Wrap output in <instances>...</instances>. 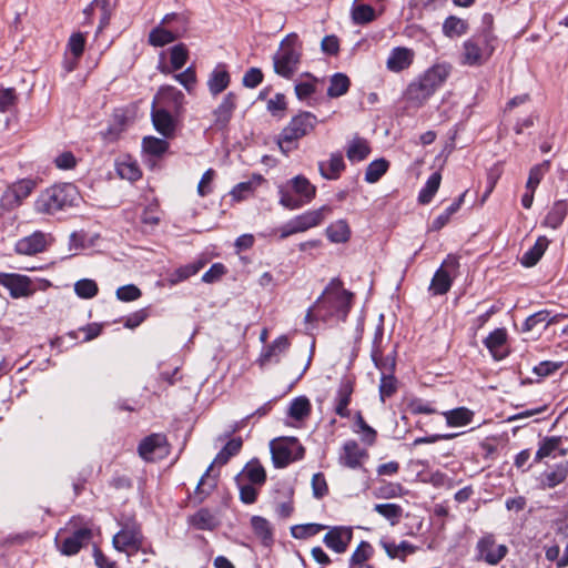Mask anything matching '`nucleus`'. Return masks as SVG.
<instances>
[{
    "instance_id": "1",
    "label": "nucleus",
    "mask_w": 568,
    "mask_h": 568,
    "mask_svg": "<svg viewBox=\"0 0 568 568\" xmlns=\"http://www.w3.org/2000/svg\"><path fill=\"white\" fill-rule=\"evenodd\" d=\"M352 298L353 293L343 287L342 281L337 277L332 278L314 306L307 311L305 320L345 321L352 307Z\"/></svg>"
},
{
    "instance_id": "2",
    "label": "nucleus",
    "mask_w": 568,
    "mask_h": 568,
    "mask_svg": "<svg viewBox=\"0 0 568 568\" xmlns=\"http://www.w3.org/2000/svg\"><path fill=\"white\" fill-rule=\"evenodd\" d=\"M184 94L175 88L162 89L154 99L151 109V119L154 129L164 138L174 135L176 123L172 116L170 109L175 111L182 106Z\"/></svg>"
},
{
    "instance_id": "3",
    "label": "nucleus",
    "mask_w": 568,
    "mask_h": 568,
    "mask_svg": "<svg viewBox=\"0 0 568 568\" xmlns=\"http://www.w3.org/2000/svg\"><path fill=\"white\" fill-rule=\"evenodd\" d=\"M81 195L73 183L53 184L39 194L34 202L38 213L53 215L79 205Z\"/></svg>"
},
{
    "instance_id": "4",
    "label": "nucleus",
    "mask_w": 568,
    "mask_h": 568,
    "mask_svg": "<svg viewBox=\"0 0 568 568\" xmlns=\"http://www.w3.org/2000/svg\"><path fill=\"white\" fill-rule=\"evenodd\" d=\"M449 73L450 65L446 63L433 65L408 85L406 91L407 99L416 104L424 103L444 84Z\"/></svg>"
},
{
    "instance_id": "5",
    "label": "nucleus",
    "mask_w": 568,
    "mask_h": 568,
    "mask_svg": "<svg viewBox=\"0 0 568 568\" xmlns=\"http://www.w3.org/2000/svg\"><path fill=\"white\" fill-rule=\"evenodd\" d=\"M317 124V118L311 112H301L293 116L277 138V144L282 153L288 154L297 149L298 140L311 133Z\"/></svg>"
},
{
    "instance_id": "6",
    "label": "nucleus",
    "mask_w": 568,
    "mask_h": 568,
    "mask_svg": "<svg viewBox=\"0 0 568 568\" xmlns=\"http://www.w3.org/2000/svg\"><path fill=\"white\" fill-rule=\"evenodd\" d=\"M189 21L182 13L166 14L160 26L153 28L149 33V43L153 47H163L184 36L187 31Z\"/></svg>"
},
{
    "instance_id": "7",
    "label": "nucleus",
    "mask_w": 568,
    "mask_h": 568,
    "mask_svg": "<svg viewBox=\"0 0 568 568\" xmlns=\"http://www.w3.org/2000/svg\"><path fill=\"white\" fill-rule=\"evenodd\" d=\"M302 55V48L296 33L288 34L274 55V70L284 78H291L296 72Z\"/></svg>"
},
{
    "instance_id": "8",
    "label": "nucleus",
    "mask_w": 568,
    "mask_h": 568,
    "mask_svg": "<svg viewBox=\"0 0 568 568\" xmlns=\"http://www.w3.org/2000/svg\"><path fill=\"white\" fill-rule=\"evenodd\" d=\"M495 36L489 29L466 40L463 44V64L481 65L495 51Z\"/></svg>"
},
{
    "instance_id": "9",
    "label": "nucleus",
    "mask_w": 568,
    "mask_h": 568,
    "mask_svg": "<svg viewBox=\"0 0 568 568\" xmlns=\"http://www.w3.org/2000/svg\"><path fill=\"white\" fill-rule=\"evenodd\" d=\"M273 464L283 468L304 457L305 449L295 437L274 439L270 443Z\"/></svg>"
},
{
    "instance_id": "10",
    "label": "nucleus",
    "mask_w": 568,
    "mask_h": 568,
    "mask_svg": "<svg viewBox=\"0 0 568 568\" xmlns=\"http://www.w3.org/2000/svg\"><path fill=\"white\" fill-rule=\"evenodd\" d=\"M508 554V547L497 544L495 535L487 532L481 536L475 547V558L489 566H497Z\"/></svg>"
},
{
    "instance_id": "11",
    "label": "nucleus",
    "mask_w": 568,
    "mask_h": 568,
    "mask_svg": "<svg viewBox=\"0 0 568 568\" xmlns=\"http://www.w3.org/2000/svg\"><path fill=\"white\" fill-rule=\"evenodd\" d=\"M458 266V260L452 255H448L443 261L440 267L435 272L430 281L428 287L430 295H444L450 290Z\"/></svg>"
},
{
    "instance_id": "12",
    "label": "nucleus",
    "mask_w": 568,
    "mask_h": 568,
    "mask_svg": "<svg viewBox=\"0 0 568 568\" xmlns=\"http://www.w3.org/2000/svg\"><path fill=\"white\" fill-rule=\"evenodd\" d=\"M143 535L141 529L135 526H125L118 531L112 539V545L118 551H126L132 556L142 548Z\"/></svg>"
},
{
    "instance_id": "13",
    "label": "nucleus",
    "mask_w": 568,
    "mask_h": 568,
    "mask_svg": "<svg viewBox=\"0 0 568 568\" xmlns=\"http://www.w3.org/2000/svg\"><path fill=\"white\" fill-rule=\"evenodd\" d=\"M239 429L235 424L231 427L230 432L221 434L217 440L223 443L222 448L215 454V466L226 465L231 458L239 455L243 447V438L241 436H232Z\"/></svg>"
},
{
    "instance_id": "14",
    "label": "nucleus",
    "mask_w": 568,
    "mask_h": 568,
    "mask_svg": "<svg viewBox=\"0 0 568 568\" xmlns=\"http://www.w3.org/2000/svg\"><path fill=\"white\" fill-rule=\"evenodd\" d=\"M31 280L27 275L0 273V285L9 290L13 298L28 297L33 294Z\"/></svg>"
},
{
    "instance_id": "15",
    "label": "nucleus",
    "mask_w": 568,
    "mask_h": 568,
    "mask_svg": "<svg viewBox=\"0 0 568 568\" xmlns=\"http://www.w3.org/2000/svg\"><path fill=\"white\" fill-rule=\"evenodd\" d=\"M353 538V529L346 526L328 527V531L323 538V542L327 548L336 554L346 551Z\"/></svg>"
},
{
    "instance_id": "16",
    "label": "nucleus",
    "mask_w": 568,
    "mask_h": 568,
    "mask_svg": "<svg viewBox=\"0 0 568 568\" xmlns=\"http://www.w3.org/2000/svg\"><path fill=\"white\" fill-rule=\"evenodd\" d=\"M138 452L144 460L153 462L166 453V437L163 434H151L141 440Z\"/></svg>"
},
{
    "instance_id": "17",
    "label": "nucleus",
    "mask_w": 568,
    "mask_h": 568,
    "mask_svg": "<svg viewBox=\"0 0 568 568\" xmlns=\"http://www.w3.org/2000/svg\"><path fill=\"white\" fill-rule=\"evenodd\" d=\"M93 537L92 529L89 527H81L75 529L70 536L65 537L59 549L62 555L73 556L77 555L82 547L88 545Z\"/></svg>"
},
{
    "instance_id": "18",
    "label": "nucleus",
    "mask_w": 568,
    "mask_h": 568,
    "mask_svg": "<svg viewBox=\"0 0 568 568\" xmlns=\"http://www.w3.org/2000/svg\"><path fill=\"white\" fill-rule=\"evenodd\" d=\"M507 331L504 327L494 329L485 339L484 345L495 361H503L509 355L507 348Z\"/></svg>"
},
{
    "instance_id": "19",
    "label": "nucleus",
    "mask_w": 568,
    "mask_h": 568,
    "mask_svg": "<svg viewBox=\"0 0 568 568\" xmlns=\"http://www.w3.org/2000/svg\"><path fill=\"white\" fill-rule=\"evenodd\" d=\"M382 339H383V327L378 326L375 332L371 356H372V359H373L375 366L381 371L382 375L393 374L395 365H396L395 357L390 356V355H387V356L383 355V352L381 349Z\"/></svg>"
},
{
    "instance_id": "20",
    "label": "nucleus",
    "mask_w": 568,
    "mask_h": 568,
    "mask_svg": "<svg viewBox=\"0 0 568 568\" xmlns=\"http://www.w3.org/2000/svg\"><path fill=\"white\" fill-rule=\"evenodd\" d=\"M367 456V452L361 448L357 442L351 439L344 443L338 462L344 467L356 469L362 467V460Z\"/></svg>"
},
{
    "instance_id": "21",
    "label": "nucleus",
    "mask_w": 568,
    "mask_h": 568,
    "mask_svg": "<svg viewBox=\"0 0 568 568\" xmlns=\"http://www.w3.org/2000/svg\"><path fill=\"white\" fill-rule=\"evenodd\" d=\"M47 246V234L36 231L16 243V252L22 255H34L45 251Z\"/></svg>"
},
{
    "instance_id": "22",
    "label": "nucleus",
    "mask_w": 568,
    "mask_h": 568,
    "mask_svg": "<svg viewBox=\"0 0 568 568\" xmlns=\"http://www.w3.org/2000/svg\"><path fill=\"white\" fill-rule=\"evenodd\" d=\"M353 392L354 386L352 381L347 378L342 379L334 397V410L336 415L342 418H348L351 416L348 405L351 403Z\"/></svg>"
},
{
    "instance_id": "23",
    "label": "nucleus",
    "mask_w": 568,
    "mask_h": 568,
    "mask_svg": "<svg viewBox=\"0 0 568 568\" xmlns=\"http://www.w3.org/2000/svg\"><path fill=\"white\" fill-rule=\"evenodd\" d=\"M332 213L329 205H323L317 210L307 211L301 215L294 217L297 230L305 232L312 227L320 225L326 216Z\"/></svg>"
},
{
    "instance_id": "24",
    "label": "nucleus",
    "mask_w": 568,
    "mask_h": 568,
    "mask_svg": "<svg viewBox=\"0 0 568 568\" xmlns=\"http://www.w3.org/2000/svg\"><path fill=\"white\" fill-rule=\"evenodd\" d=\"M414 59V52L404 47L394 48L386 61V67L392 72H400L407 69Z\"/></svg>"
},
{
    "instance_id": "25",
    "label": "nucleus",
    "mask_w": 568,
    "mask_h": 568,
    "mask_svg": "<svg viewBox=\"0 0 568 568\" xmlns=\"http://www.w3.org/2000/svg\"><path fill=\"white\" fill-rule=\"evenodd\" d=\"M318 170L322 178L326 180H337L345 170L344 158L341 152H334L327 161L318 163Z\"/></svg>"
},
{
    "instance_id": "26",
    "label": "nucleus",
    "mask_w": 568,
    "mask_h": 568,
    "mask_svg": "<svg viewBox=\"0 0 568 568\" xmlns=\"http://www.w3.org/2000/svg\"><path fill=\"white\" fill-rule=\"evenodd\" d=\"M290 347L288 338L285 335L277 337L272 344L263 349L260 356L261 365L278 363L280 357Z\"/></svg>"
},
{
    "instance_id": "27",
    "label": "nucleus",
    "mask_w": 568,
    "mask_h": 568,
    "mask_svg": "<svg viewBox=\"0 0 568 568\" xmlns=\"http://www.w3.org/2000/svg\"><path fill=\"white\" fill-rule=\"evenodd\" d=\"M564 316L561 314H554L547 310H541L532 315L528 316L523 324V332H530L542 324L544 328H547L550 324L557 323Z\"/></svg>"
},
{
    "instance_id": "28",
    "label": "nucleus",
    "mask_w": 568,
    "mask_h": 568,
    "mask_svg": "<svg viewBox=\"0 0 568 568\" xmlns=\"http://www.w3.org/2000/svg\"><path fill=\"white\" fill-rule=\"evenodd\" d=\"M251 527L254 535L261 540V542L268 547L274 540L273 529L270 521L262 516H253L251 518Z\"/></svg>"
},
{
    "instance_id": "29",
    "label": "nucleus",
    "mask_w": 568,
    "mask_h": 568,
    "mask_svg": "<svg viewBox=\"0 0 568 568\" xmlns=\"http://www.w3.org/2000/svg\"><path fill=\"white\" fill-rule=\"evenodd\" d=\"M568 213V203L565 200L556 201L547 213L544 224L552 230H557L564 223Z\"/></svg>"
},
{
    "instance_id": "30",
    "label": "nucleus",
    "mask_w": 568,
    "mask_h": 568,
    "mask_svg": "<svg viewBox=\"0 0 568 568\" xmlns=\"http://www.w3.org/2000/svg\"><path fill=\"white\" fill-rule=\"evenodd\" d=\"M211 471H213V462L207 466L193 494L189 495L187 497L190 504H192L194 507L204 503L213 490V485H206L205 483V478L210 476Z\"/></svg>"
},
{
    "instance_id": "31",
    "label": "nucleus",
    "mask_w": 568,
    "mask_h": 568,
    "mask_svg": "<svg viewBox=\"0 0 568 568\" xmlns=\"http://www.w3.org/2000/svg\"><path fill=\"white\" fill-rule=\"evenodd\" d=\"M292 190L302 199L303 204L310 203L316 194V187L303 175H297L291 180Z\"/></svg>"
},
{
    "instance_id": "32",
    "label": "nucleus",
    "mask_w": 568,
    "mask_h": 568,
    "mask_svg": "<svg viewBox=\"0 0 568 568\" xmlns=\"http://www.w3.org/2000/svg\"><path fill=\"white\" fill-rule=\"evenodd\" d=\"M236 106V97L234 93H227L215 110V126H224L231 120Z\"/></svg>"
},
{
    "instance_id": "33",
    "label": "nucleus",
    "mask_w": 568,
    "mask_h": 568,
    "mask_svg": "<svg viewBox=\"0 0 568 568\" xmlns=\"http://www.w3.org/2000/svg\"><path fill=\"white\" fill-rule=\"evenodd\" d=\"M548 244H549V241L547 240V237H545V236L538 237L536 243L534 244V246H531L528 251H526L523 254V256L520 258V263L525 267L535 266L539 262L541 256L544 255Z\"/></svg>"
},
{
    "instance_id": "34",
    "label": "nucleus",
    "mask_w": 568,
    "mask_h": 568,
    "mask_svg": "<svg viewBox=\"0 0 568 568\" xmlns=\"http://www.w3.org/2000/svg\"><path fill=\"white\" fill-rule=\"evenodd\" d=\"M568 475V466L565 464L556 465L552 469L546 470L540 475L542 487L554 488L564 483Z\"/></svg>"
},
{
    "instance_id": "35",
    "label": "nucleus",
    "mask_w": 568,
    "mask_h": 568,
    "mask_svg": "<svg viewBox=\"0 0 568 568\" xmlns=\"http://www.w3.org/2000/svg\"><path fill=\"white\" fill-rule=\"evenodd\" d=\"M371 153L368 142L359 136H355L347 145L346 155L351 162H361Z\"/></svg>"
},
{
    "instance_id": "36",
    "label": "nucleus",
    "mask_w": 568,
    "mask_h": 568,
    "mask_svg": "<svg viewBox=\"0 0 568 568\" xmlns=\"http://www.w3.org/2000/svg\"><path fill=\"white\" fill-rule=\"evenodd\" d=\"M264 181L262 175H253L248 181L237 183L231 191V195L236 201H242L251 195L261 183Z\"/></svg>"
},
{
    "instance_id": "37",
    "label": "nucleus",
    "mask_w": 568,
    "mask_h": 568,
    "mask_svg": "<svg viewBox=\"0 0 568 568\" xmlns=\"http://www.w3.org/2000/svg\"><path fill=\"white\" fill-rule=\"evenodd\" d=\"M381 546L392 559L402 558L404 560L406 555L416 551V547L406 540L400 541L398 545L393 541L382 540Z\"/></svg>"
},
{
    "instance_id": "38",
    "label": "nucleus",
    "mask_w": 568,
    "mask_h": 568,
    "mask_svg": "<svg viewBox=\"0 0 568 568\" xmlns=\"http://www.w3.org/2000/svg\"><path fill=\"white\" fill-rule=\"evenodd\" d=\"M326 235L333 243H345L351 236V230L345 220H338L328 225Z\"/></svg>"
},
{
    "instance_id": "39",
    "label": "nucleus",
    "mask_w": 568,
    "mask_h": 568,
    "mask_svg": "<svg viewBox=\"0 0 568 568\" xmlns=\"http://www.w3.org/2000/svg\"><path fill=\"white\" fill-rule=\"evenodd\" d=\"M446 422L452 427H460L468 425L473 417L474 413L466 407H458L444 413Z\"/></svg>"
},
{
    "instance_id": "40",
    "label": "nucleus",
    "mask_w": 568,
    "mask_h": 568,
    "mask_svg": "<svg viewBox=\"0 0 568 568\" xmlns=\"http://www.w3.org/2000/svg\"><path fill=\"white\" fill-rule=\"evenodd\" d=\"M374 510L388 520L392 526L397 525L403 517L402 506L393 503L376 504Z\"/></svg>"
},
{
    "instance_id": "41",
    "label": "nucleus",
    "mask_w": 568,
    "mask_h": 568,
    "mask_svg": "<svg viewBox=\"0 0 568 568\" xmlns=\"http://www.w3.org/2000/svg\"><path fill=\"white\" fill-rule=\"evenodd\" d=\"M288 416L295 420H303L311 414V403L305 396L295 397L288 407Z\"/></svg>"
},
{
    "instance_id": "42",
    "label": "nucleus",
    "mask_w": 568,
    "mask_h": 568,
    "mask_svg": "<svg viewBox=\"0 0 568 568\" xmlns=\"http://www.w3.org/2000/svg\"><path fill=\"white\" fill-rule=\"evenodd\" d=\"M468 30V24L465 20L449 16L443 23V33L448 38L460 37Z\"/></svg>"
},
{
    "instance_id": "43",
    "label": "nucleus",
    "mask_w": 568,
    "mask_h": 568,
    "mask_svg": "<svg viewBox=\"0 0 568 568\" xmlns=\"http://www.w3.org/2000/svg\"><path fill=\"white\" fill-rule=\"evenodd\" d=\"M442 175L434 172L426 181L424 187L419 191L418 201L422 204H428L439 189Z\"/></svg>"
},
{
    "instance_id": "44",
    "label": "nucleus",
    "mask_w": 568,
    "mask_h": 568,
    "mask_svg": "<svg viewBox=\"0 0 568 568\" xmlns=\"http://www.w3.org/2000/svg\"><path fill=\"white\" fill-rule=\"evenodd\" d=\"M243 476L252 485H263L266 480V473L263 466L255 459L248 462L243 469Z\"/></svg>"
},
{
    "instance_id": "45",
    "label": "nucleus",
    "mask_w": 568,
    "mask_h": 568,
    "mask_svg": "<svg viewBox=\"0 0 568 568\" xmlns=\"http://www.w3.org/2000/svg\"><path fill=\"white\" fill-rule=\"evenodd\" d=\"M189 524L195 529L213 530V514L209 508H201L189 517Z\"/></svg>"
},
{
    "instance_id": "46",
    "label": "nucleus",
    "mask_w": 568,
    "mask_h": 568,
    "mask_svg": "<svg viewBox=\"0 0 568 568\" xmlns=\"http://www.w3.org/2000/svg\"><path fill=\"white\" fill-rule=\"evenodd\" d=\"M142 146L148 154L160 158L169 150V142L155 136H145Z\"/></svg>"
},
{
    "instance_id": "47",
    "label": "nucleus",
    "mask_w": 568,
    "mask_h": 568,
    "mask_svg": "<svg viewBox=\"0 0 568 568\" xmlns=\"http://www.w3.org/2000/svg\"><path fill=\"white\" fill-rule=\"evenodd\" d=\"M327 528V526L316 523L301 524L293 526L291 528V534L295 539H307Z\"/></svg>"
},
{
    "instance_id": "48",
    "label": "nucleus",
    "mask_w": 568,
    "mask_h": 568,
    "mask_svg": "<svg viewBox=\"0 0 568 568\" xmlns=\"http://www.w3.org/2000/svg\"><path fill=\"white\" fill-rule=\"evenodd\" d=\"M349 79L343 73H335L327 89V95L331 98H337L345 94L349 89Z\"/></svg>"
},
{
    "instance_id": "49",
    "label": "nucleus",
    "mask_w": 568,
    "mask_h": 568,
    "mask_svg": "<svg viewBox=\"0 0 568 568\" xmlns=\"http://www.w3.org/2000/svg\"><path fill=\"white\" fill-rule=\"evenodd\" d=\"M550 170V161L545 160L544 162L534 165L528 175L526 189L536 190L544 179L545 174Z\"/></svg>"
},
{
    "instance_id": "50",
    "label": "nucleus",
    "mask_w": 568,
    "mask_h": 568,
    "mask_svg": "<svg viewBox=\"0 0 568 568\" xmlns=\"http://www.w3.org/2000/svg\"><path fill=\"white\" fill-rule=\"evenodd\" d=\"M388 162L385 159L374 160L365 171V181L376 183L388 170Z\"/></svg>"
},
{
    "instance_id": "51",
    "label": "nucleus",
    "mask_w": 568,
    "mask_h": 568,
    "mask_svg": "<svg viewBox=\"0 0 568 568\" xmlns=\"http://www.w3.org/2000/svg\"><path fill=\"white\" fill-rule=\"evenodd\" d=\"M74 292L80 298L90 300L98 295L99 287L95 281L82 278L75 282Z\"/></svg>"
},
{
    "instance_id": "52",
    "label": "nucleus",
    "mask_w": 568,
    "mask_h": 568,
    "mask_svg": "<svg viewBox=\"0 0 568 568\" xmlns=\"http://www.w3.org/2000/svg\"><path fill=\"white\" fill-rule=\"evenodd\" d=\"M189 58V51L184 43H179L170 49V63L173 70L184 67Z\"/></svg>"
},
{
    "instance_id": "53",
    "label": "nucleus",
    "mask_w": 568,
    "mask_h": 568,
    "mask_svg": "<svg viewBox=\"0 0 568 568\" xmlns=\"http://www.w3.org/2000/svg\"><path fill=\"white\" fill-rule=\"evenodd\" d=\"M560 442V437L556 436L545 438L536 452L535 462H540L545 457L552 455L559 448Z\"/></svg>"
},
{
    "instance_id": "54",
    "label": "nucleus",
    "mask_w": 568,
    "mask_h": 568,
    "mask_svg": "<svg viewBox=\"0 0 568 568\" xmlns=\"http://www.w3.org/2000/svg\"><path fill=\"white\" fill-rule=\"evenodd\" d=\"M397 390V379L394 374H386L381 376L379 396L381 400L385 403L386 398L392 397Z\"/></svg>"
},
{
    "instance_id": "55",
    "label": "nucleus",
    "mask_w": 568,
    "mask_h": 568,
    "mask_svg": "<svg viewBox=\"0 0 568 568\" xmlns=\"http://www.w3.org/2000/svg\"><path fill=\"white\" fill-rule=\"evenodd\" d=\"M373 554V547L367 541H361L358 547L352 554L349 562L351 566H358L365 564L366 560L371 558Z\"/></svg>"
},
{
    "instance_id": "56",
    "label": "nucleus",
    "mask_w": 568,
    "mask_h": 568,
    "mask_svg": "<svg viewBox=\"0 0 568 568\" xmlns=\"http://www.w3.org/2000/svg\"><path fill=\"white\" fill-rule=\"evenodd\" d=\"M93 6L100 10V22L98 31H102L105 27L109 26L112 16L110 0H93Z\"/></svg>"
},
{
    "instance_id": "57",
    "label": "nucleus",
    "mask_w": 568,
    "mask_h": 568,
    "mask_svg": "<svg viewBox=\"0 0 568 568\" xmlns=\"http://www.w3.org/2000/svg\"><path fill=\"white\" fill-rule=\"evenodd\" d=\"M205 265V262L200 260L197 262L187 264L178 268L174 273V282H181L189 278L192 275H195L200 270H202Z\"/></svg>"
},
{
    "instance_id": "58",
    "label": "nucleus",
    "mask_w": 568,
    "mask_h": 568,
    "mask_svg": "<svg viewBox=\"0 0 568 568\" xmlns=\"http://www.w3.org/2000/svg\"><path fill=\"white\" fill-rule=\"evenodd\" d=\"M116 298L122 302H132L141 297V290L134 284L120 286L115 292Z\"/></svg>"
},
{
    "instance_id": "59",
    "label": "nucleus",
    "mask_w": 568,
    "mask_h": 568,
    "mask_svg": "<svg viewBox=\"0 0 568 568\" xmlns=\"http://www.w3.org/2000/svg\"><path fill=\"white\" fill-rule=\"evenodd\" d=\"M118 173L122 179L131 182L138 181L142 176V172L136 163H121L118 166Z\"/></svg>"
},
{
    "instance_id": "60",
    "label": "nucleus",
    "mask_w": 568,
    "mask_h": 568,
    "mask_svg": "<svg viewBox=\"0 0 568 568\" xmlns=\"http://www.w3.org/2000/svg\"><path fill=\"white\" fill-rule=\"evenodd\" d=\"M315 92V79L306 74V80L295 84V93L300 100H305Z\"/></svg>"
},
{
    "instance_id": "61",
    "label": "nucleus",
    "mask_w": 568,
    "mask_h": 568,
    "mask_svg": "<svg viewBox=\"0 0 568 568\" xmlns=\"http://www.w3.org/2000/svg\"><path fill=\"white\" fill-rule=\"evenodd\" d=\"M353 19L356 23L364 24L375 18L374 9L368 4H358L353 10Z\"/></svg>"
},
{
    "instance_id": "62",
    "label": "nucleus",
    "mask_w": 568,
    "mask_h": 568,
    "mask_svg": "<svg viewBox=\"0 0 568 568\" xmlns=\"http://www.w3.org/2000/svg\"><path fill=\"white\" fill-rule=\"evenodd\" d=\"M17 100L14 88H0V112H7L17 103Z\"/></svg>"
},
{
    "instance_id": "63",
    "label": "nucleus",
    "mask_w": 568,
    "mask_h": 568,
    "mask_svg": "<svg viewBox=\"0 0 568 568\" xmlns=\"http://www.w3.org/2000/svg\"><path fill=\"white\" fill-rule=\"evenodd\" d=\"M280 204L288 210H296L304 205L302 199L283 187L280 189Z\"/></svg>"
},
{
    "instance_id": "64",
    "label": "nucleus",
    "mask_w": 568,
    "mask_h": 568,
    "mask_svg": "<svg viewBox=\"0 0 568 568\" xmlns=\"http://www.w3.org/2000/svg\"><path fill=\"white\" fill-rule=\"evenodd\" d=\"M313 496L317 499L323 498L328 493L325 476L322 473H316L312 477Z\"/></svg>"
}]
</instances>
